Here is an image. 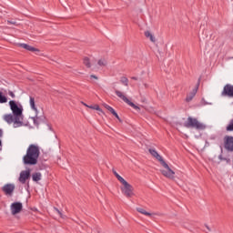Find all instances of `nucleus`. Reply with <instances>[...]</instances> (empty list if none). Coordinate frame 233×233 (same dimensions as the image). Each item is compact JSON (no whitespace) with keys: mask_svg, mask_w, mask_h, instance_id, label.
<instances>
[{"mask_svg":"<svg viewBox=\"0 0 233 233\" xmlns=\"http://www.w3.org/2000/svg\"><path fill=\"white\" fill-rule=\"evenodd\" d=\"M10 108L13 114H7L4 116V120L8 125L14 124V128H19V127H23V106H17L15 101H9Z\"/></svg>","mask_w":233,"mask_h":233,"instance_id":"f257e3e1","label":"nucleus"},{"mask_svg":"<svg viewBox=\"0 0 233 233\" xmlns=\"http://www.w3.org/2000/svg\"><path fill=\"white\" fill-rule=\"evenodd\" d=\"M41 155V151L39 149V146L35 144H31L26 149V154L23 157L24 165H37V161L39 159V156Z\"/></svg>","mask_w":233,"mask_h":233,"instance_id":"f03ea898","label":"nucleus"},{"mask_svg":"<svg viewBox=\"0 0 233 233\" xmlns=\"http://www.w3.org/2000/svg\"><path fill=\"white\" fill-rule=\"evenodd\" d=\"M185 128H195V130H205L207 128V126L198 120V118L188 116L187 121L184 122Z\"/></svg>","mask_w":233,"mask_h":233,"instance_id":"7ed1b4c3","label":"nucleus"},{"mask_svg":"<svg viewBox=\"0 0 233 233\" xmlns=\"http://www.w3.org/2000/svg\"><path fill=\"white\" fill-rule=\"evenodd\" d=\"M115 93H116V96H117V97H119V99H122V101H124V103H127V105H128L135 110H140L139 106H136V104H134V102L130 101V99H128V97H127L125 93H123L119 90H115Z\"/></svg>","mask_w":233,"mask_h":233,"instance_id":"20e7f679","label":"nucleus"},{"mask_svg":"<svg viewBox=\"0 0 233 233\" xmlns=\"http://www.w3.org/2000/svg\"><path fill=\"white\" fill-rule=\"evenodd\" d=\"M162 167H164L165 169L161 170V174L164 175L165 177H167V179H174V176H176V172L170 168L167 162L162 161L161 163Z\"/></svg>","mask_w":233,"mask_h":233,"instance_id":"39448f33","label":"nucleus"},{"mask_svg":"<svg viewBox=\"0 0 233 233\" xmlns=\"http://www.w3.org/2000/svg\"><path fill=\"white\" fill-rule=\"evenodd\" d=\"M123 187H121L122 194L126 196V198H132L134 196V187L130 185L128 182L125 181L122 183Z\"/></svg>","mask_w":233,"mask_h":233,"instance_id":"423d86ee","label":"nucleus"},{"mask_svg":"<svg viewBox=\"0 0 233 233\" xmlns=\"http://www.w3.org/2000/svg\"><path fill=\"white\" fill-rule=\"evenodd\" d=\"M15 190V184H5L2 187V192H4L5 196H10V197L14 196Z\"/></svg>","mask_w":233,"mask_h":233,"instance_id":"0eeeda50","label":"nucleus"},{"mask_svg":"<svg viewBox=\"0 0 233 233\" xmlns=\"http://www.w3.org/2000/svg\"><path fill=\"white\" fill-rule=\"evenodd\" d=\"M224 148L228 152H233V137L232 136H226L224 137Z\"/></svg>","mask_w":233,"mask_h":233,"instance_id":"6e6552de","label":"nucleus"},{"mask_svg":"<svg viewBox=\"0 0 233 233\" xmlns=\"http://www.w3.org/2000/svg\"><path fill=\"white\" fill-rule=\"evenodd\" d=\"M221 96L222 97H233V86L227 84L221 92Z\"/></svg>","mask_w":233,"mask_h":233,"instance_id":"1a4fd4ad","label":"nucleus"},{"mask_svg":"<svg viewBox=\"0 0 233 233\" xmlns=\"http://www.w3.org/2000/svg\"><path fill=\"white\" fill-rule=\"evenodd\" d=\"M23 210V203L21 202H14L11 204V214L15 216V214H19Z\"/></svg>","mask_w":233,"mask_h":233,"instance_id":"9d476101","label":"nucleus"},{"mask_svg":"<svg viewBox=\"0 0 233 233\" xmlns=\"http://www.w3.org/2000/svg\"><path fill=\"white\" fill-rule=\"evenodd\" d=\"M30 174H31L30 168L20 172L18 180L22 183V185H25V183H26V180L30 177Z\"/></svg>","mask_w":233,"mask_h":233,"instance_id":"9b49d317","label":"nucleus"},{"mask_svg":"<svg viewBox=\"0 0 233 233\" xmlns=\"http://www.w3.org/2000/svg\"><path fill=\"white\" fill-rule=\"evenodd\" d=\"M108 65V61H106V58H100L97 60L96 65L95 66V68L99 69V68H105Z\"/></svg>","mask_w":233,"mask_h":233,"instance_id":"f8f14e48","label":"nucleus"},{"mask_svg":"<svg viewBox=\"0 0 233 233\" xmlns=\"http://www.w3.org/2000/svg\"><path fill=\"white\" fill-rule=\"evenodd\" d=\"M196 94H198V86L195 87L192 92H190L187 97H186V101L187 103H190V101H192L194 99V97H196Z\"/></svg>","mask_w":233,"mask_h":233,"instance_id":"ddd939ff","label":"nucleus"},{"mask_svg":"<svg viewBox=\"0 0 233 233\" xmlns=\"http://www.w3.org/2000/svg\"><path fill=\"white\" fill-rule=\"evenodd\" d=\"M149 153L151 154V156H153V157H156V159L160 161V163H163V161H165L163 157L159 155V153L156 151V149H149Z\"/></svg>","mask_w":233,"mask_h":233,"instance_id":"4468645a","label":"nucleus"},{"mask_svg":"<svg viewBox=\"0 0 233 233\" xmlns=\"http://www.w3.org/2000/svg\"><path fill=\"white\" fill-rule=\"evenodd\" d=\"M19 46H21V48H25V50H28L29 52H39V49L28 46L27 44H19Z\"/></svg>","mask_w":233,"mask_h":233,"instance_id":"2eb2a0df","label":"nucleus"},{"mask_svg":"<svg viewBox=\"0 0 233 233\" xmlns=\"http://www.w3.org/2000/svg\"><path fill=\"white\" fill-rule=\"evenodd\" d=\"M145 36L151 41V43H156V36H154L150 31H146Z\"/></svg>","mask_w":233,"mask_h":233,"instance_id":"dca6fc26","label":"nucleus"},{"mask_svg":"<svg viewBox=\"0 0 233 233\" xmlns=\"http://www.w3.org/2000/svg\"><path fill=\"white\" fill-rule=\"evenodd\" d=\"M29 103L32 110H35V112L37 113V107H35V98H34L33 96H30Z\"/></svg>","mask_w":233,"mask_h":233,"instance_id":"f3484780","label":"nucleus"},{"mask_svg":"<svg viewBox=\"0 0 233 233\" xmlns=\"http://www.w3.org/2000/svg\"><path fill=\"white\" fill-rule=\"evenodd\" d=\"M41 173L39 172H36V173H33L32 174V179L33 181H35V183H37V181H41Z\"/></svg>","mask_w":233,"mask_h":233,"instance_id":"a211bd4d","label":"nucleus"},{"mask_svg":"<svg viewBox=\"0 0 233 233\" xmlns=\"http://www.w3.org/2000/svg\"><path fill=\"white\" fill-rule=\"evenodd\" d=\"M113 174H114V176L116 177V179H118L122 184L125 183V181H127V180H125V178H123V177H121V176L117 173V171L113 170Z\"/></svg>","mask_w":233,"mask_h":233,"instance_id":"6ab92c4d","label":"nucleus"},{"mask_svg":"<svg viewBox=\"0 0 233 233\" xmlns=\"http://www.w3.org/2000/svg\"><path fill=\"white\" fill-rule=\"evenodd\" d=\"M137 210L140 213L143 214L144 216H152V213L147 212L143 208H137Z\"/></svg>","mask_w":233,"mask_h":233,"instance_id":"aec40b11","label":"nucleus"},{"mask_svg":"<svg viewBox=\"0 0 233 233\" xmlns=\"http://www.w3.org/2000/svg\"><path fill=\"white\" fill-rule=\"evenodd\" d=\"M83 63H84L85 66H86L87 68H90L92 66V65L90 64L89 57H85L83 60Z\"/></svg>","mask_w":233,"mask_h":233,"instance_id":"412c9836","label":"nucleus"},{"mask_svg":"<svg viewBox=\"0 0 233 233\" xmlns=\"http://www.w3.org/2000/svg\"><path fill=\"white\" fill-rule=\"evenodd\" d=\"M120 83H122V85L125 86H128V78L127 76H122L120 78Z\"/></svg>","mask_w":233,"mask_h":233,"instance_id":"4be33fe9","label":"nucleus"},{"mask_svg":"<svg viewBox=\"0 0 233 233\" xmlns=\"http://www.w3.org/2000/svg\"><path fill=\"white\" fill-rule=\"evenodd\" d=\"M226 130L228 132H233V119L229 121V124L227 126Z\"/></svg>","mask_w":233,"mask_h":233,"instance_id":"5701e85b","label":"nucleus"},{"mask_svg":"<svg viewBox=\"0 0 233 233\" xmlns=\"http://www.w3.org/2000/svg\"><path fill=\"white\" fill-rule=\"evenodd\" d=\"M104 106L106 110H108V112L112 113L113 115H116V110L113 109L112 106H108L107 104H105Z\"/></svg>","mask_w":233,"mask_h":233,"instance_id":"b1692460","label":"nucleus"},{"mask_svg":"<svg viewBox=\"0 0 233 233\" xmlns=\"http://www.w3.org/2000/svg\"><path fill=\"white\" fill-rule=\"evenodd\" d=\"M8 101V98L6 96H3V92L0 91V103H6Z\"/></svg>","mask_w":233,"mask_h":233,"instance_id":"393cba45","label":"nucleus"},{"mask_svg":"<svg viewBox=\"0 0 233 233\" xmlns=\"http://www.w3.org/2000/svg\"><path fill=\"white\" fill-rule=\"evenodd\" d=\"M54 210H55V212H56V214H58L59 217L62 218V219H65V216L63 215L61 210H59L57 208H54Z\"/></svg>","mask_w":233,"mask_h":233,"instance_id":"a878e982","label":"nucleus"},{"mask_svg":"<svg viewBox=\"0 0 233 233\" xmlns=\"http://www.w3.org/2000/svg\"><path fill=\"white\" fill-rule=\"evenodd\" d=\"M33 121H34V125H36V127H39V121L37 119H39V117L37 116L32 117Z\"/></svg>","mask_w":233,"mask_h":233,"instance_id":"bb28decb","label":"nucleus"},{"mask_svg":"<svg viewBox=\"0 0 233 233\" xmlns=\"http://www.w3.org/2000/svg\"><path fill=\"white\" fill-rule=\"evenodd\" d=\"M89 108H92L93 110H98L99 112H101V107H99V106L97 105L90 106Z\"/></svg>","mask_w":233,"mask_h":233,"instance_id":"cd10ccee","label":"nucleus"},{"mask_svg":"<svg viewBox=\"0 0 233 233\" xmlns=\"http://www.w3.org/2000/svg\"><path fill=\"white\" fill-rule=\"evenodd\" d=\"M3 137V129H0V137ZM1 147H3V142L0 139V148H1Z\"/></svg>","mask_w":233,"mask_h":233,"instance_id":"c85d7f7f","label":"nucleus"},{"mask_svg":"<svg viewBox=\"0 0 233 233\" xmlns=\"http://www.w3.org/2000/svg\"><path fill=\"white\" fill-rule=\"evenodd\" d=\"M90 79H96V80H97L98 78H97V76H96V75H91V76H90Z\"/></svg>","mask_w":233,"mask_h":233,"instance_id":"c756f323","label":"nucleus"},{"mask_svg":"<svg viewBox=\"0 0 233 233\" xmlns=\"http://www.w3.org/2000/svg\"><path fill=\"white\" fill-rule=\"evenodd\" d=\"M115 116V117H116V119H118V121H121V118L119 117V115H117V112H116V115H113Z\"/></svg>","mask_w":233,"mask_h":233,"instance_id":"7c9ffc66","label":"nucleus"},{"mask_svg":"<svg viewBox=\"0 0 233 233\" xmlns=\"http://www.w3.org/2000/svg\"><path fill=\"white\" fill-rule=\"evenodd\" d=\"M9 96H11V97H15V95L14 94V92H9Z\"/></svg>","mask_w":233,"mask_h":233,"instance_id":"2f4dec72","label":"nucleus"},{"mask_svg":"<svg viewBox=\"0 0 233 233\" xmlns=\"http://www.w3.org/2000/svg\"><path fill=\"white\" fill-rule=\"evenodd\" d=\"M82 105H84V106H86L87 108H89L90 106L85 104V102H82Z\"/></svg>","mask_w":233,"mask_h":233,"instance_id":"473e14b6","label":"nucleus"},{"mask_svg":"<svg viewBox=\"0 0 233 233\" xmlns=\"http://www.w3.org/2000/svg\"><path fill=\"white\" fill-rule=\"evenodd\" d=\"M131 79H133L134 81H137V77L136 76L131 77Z\"/></svg>","mask_w":233,"mask_h":233,"instance_id":"72a5a7b5","label":"nucleus"},{"mask_svg":"<svg viewBox=\"0 0 233 233\" xmlns=\"http://www.w3.org/2000/svg\"><path fill=\"white\" fill-rule=\"evenodd\" d=\"M206 228L208 230V232H210V227L206 225Z\"/></svg>","mask_w":233,"mask_h":233,"instance_id":"f704fd0d","label":"nucleus"},{"mask_svg":"<svg viewBox=\"0 0 233 233\" xmlns=\"http://www.w3.org/2000/svg\"><path fill=\"white\" fill-rule=\"evenodd\" d=\"M8 24H10V25H15V22H10V21H8Z\"/></svg>","mask_w":233,"mask_h":233,"instance_id":"c9c22d12","label":"nucleus"}]
</instances>
